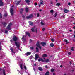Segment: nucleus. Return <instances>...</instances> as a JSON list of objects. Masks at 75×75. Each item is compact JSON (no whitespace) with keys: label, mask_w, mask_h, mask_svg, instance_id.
Wrapping results in <instances>:
<instances>
[{"label":"nucleus","mask_w":75,"mask_h":75,"mask_svg":"<svg viewBox=\"0 0 75 75\" xmlns=\"http://www.w3.org/2000/svg\"><path fill=\"white\" fill-rule=\"evenodd\" d=\"M38 61L40 62L42 61V62H45V60H43V59L42 58H40L38 59Z\"/></svg>","instance_id":"obj_9"},{"label":"nucleus","mask_w":75,"mask_h":75,"mask_svg":"<svg viewBox=\"0 0 75 75\" xmlns=\"http://www.w3.org/2000/svg\"><path fill=\"white\" fill-rule=\"evenodd\" d=\"M54 12V11L53 10H51L50 11V13H53Z\"/></svg>","instance_id":"obj_36"},{"label":"nucleus","mask_w":75,"mask_h":75,"mask_svg":"<svg viewBox=\"0 0 75 75\" xmlns=\"http://www.w3.org/2000/svg\"><path fill=\"white\" fill-rule=\"evenodd\" d=\"M2 18V15L1 14H0V18Z\"/></svg>","instance_id":"obj_37"},{"label":"nucleus","mask_w":75,"mask_h":75,"mask_svg":"<svg viewBox=\"0 0 75 75\" xmlns=\"http://www.w3.org/2000/svg\"><path fill=\"white\" fill-rule=\"evenodd\" d=\"M57 13H55L54 16L55 17H57Z\"/></svg>","instance_id":"obj_43"},{"label":"nucleus","mask_w":75,"mask_h":75,"mask_svg":"<svg viewBox=\"0 0 75 75\" xmlns=\"http://www.w3.org/2000/svg\"><path fill=\"white\" fill-rule=\"evenodd\" d=\"M24 68H25V69H27V67H26V66H24Z\"/></svg>","instance_id":"obj_39"},{"label":"nucleus","mask_w":75,"mask_h":75,"mask_svg":"<svg viewBox=\"0 0 75 75\" xmlns=\"http://www.w3.org/2000/svg\"><path fill=\"white\" fill-rule=\"evenodd\" d=\"M69 31H72V30H69Z\"/></svg>","instance_id":"obj_60"},{"label":"nucleus","mask_w":75,"mask_h":75,"mask_svg":"<svg viewBox=\"0 0 75 75\" xmlns=\"http://www.w3.org/2000/svg\"><path fill=\"white\" fill-rule=\"evenodd\" d=\"M12 25V23H10L9 25H8V26L7 27V28H6V30H5V33H7V32H8V30H11V28H10V27Z\"/></svg>","instance_id":"obj_1"},{"label":"nucleus","mask_w":75,"mask_h":75,"mask_svg":"<svg viewBox=\"0 0 75 75\" xmlns=\"http://www.w3.org/2000/svg\"><path fill=\"white\" fill-rule=\"evenodd\" d=\"M22 17H23V18H24V16L23 15L22 16Z\"/></svg>","instance_id":"obj_56"},{"label":"nucleus","mask_w":75,"mask_h":75,"mask_svg":"<svg viewBox=\"0 0 75 75\" xmlns=\"http://www.w3.org/2000/svg\"><path fill=\"white\" fill-rule=\"evenodd\" d=\"M51 41L52 42H54V40L53 39H52Z\"/></svg>","instance_id":"obj_38"},{"label":"nucleus","mask_w":75,"mask_h":75,"mask_svg":"<svg viewBox=\"0 0 75 75\" xmlns=\"http://www.w3.org/2000/svg\"><path fill=\"white\" fill-rule=\"evenodd\" d=\"M49 72L48 71L45 73V75H49Z\"/></svg>","instance_id":"obj_31"},{"label":"nucleus","mask_w":75,"mask_h":75,"mask_svg":"<svg viewBox=\"0 0 75 75\" xmlns=\"http://www.w3.org/2000/svg\"><path fill=\"white\" fill-rule=\"evenodd\" d=\"M68 54L69 55H71V53L69 52V53H68Z\"/></svg>","instance_id":"obj_42"},{"label":"nucleus","mask_w":75,"mask_h":75,"mask_svg":"<svg viewBox=\"0 0 75 75\" xmlns=\"http://www.w3.org/2000/svg\"><path fill=\"white\" fill-rule=\"evenodd\" d=\"M20 66L21 69H23V64H21Z\"/></svg>","instance_id":"obj_21"},{"label":"nucleus","mask_w":75,"mask_h":75,"mask_svg":"<svg viewBox=\"0 0 75 75\" xmlns=\"http://www.w3.org/2000/svg\"><path fill=\"white\" fill-rule=\"evenodd\" d=\"M13 41H17V38L15 36H14L13 39Z\"/></svg>","instance_id":"obj_7"},{"label":"nucleus","mask_w":75,"mask_h":75,"mask_svg":"<svg viewBox=\"0 0 75 75\" xmlns=\"http://www.w3.org/2000/svg\"><path fill=\"white\" fill-rule=\"evenodd\" d=\"M50 62V60H49V59H46L45 60V62Z\"/></svg>","instance_id":"obj_23"},{"label":"nucleus","mask_w":75,"mask_h":75,"mask_svg":"<svg viewBox=\"0 0 75 75\" xmlns=\"http://www.w3.org/2000/svg\"><path fill=\"white\" fill-rule=\"evenodd\" d=\"M40 4H44V1L42 0H41L40 1Z\"/></svg>","instance_id":"obj_11"},{"label":"nucleus","mask_w":75,"mask_h":75,"mask_svg":"<svg viewBox=\"0 0 75 75\" xmlns=\"http://www.w3.org/2000/svg\"><path fill=\"white\" fill-rule=\"evenodd\" d=\"M45 30V28H43V29H42V31H44V30Z\"/></svg>","instance_id":"obj_49"},{"label":"nucleus","mask_w":75,"mask_h":75,"mask_svg":"<svg viewBox=\"0 0 75 75\" xmlns=\"http://www.w3.org/2000/svg\"><path fill=\"white\" fill-rule=\"evenodd\" d=\"M70 65H71V64H72V63H71V62H70Z\"/></svg>","instance_id":"obj_53"},{"label":"nucleus","mask_w":75,"mask_h":75,"mask_svg":"<svg viewBox=\"0 0 75 75\" xmlns=\"http://www.w3.org/2000/svg\"><path fill=\"white\" fill-rule=\"evenodd\" d=\"M24 36H23V37L22 38V40H23H23H24Z\"/></svg>","instance_id":"obj_41"},{"label":"nucleus","mask_w":75,"mask_h":75,"mask_svg":"<svg viewBox=\"0 0 75 75\" xmlns=\"http://www.w3.org/2000/svg\"><path fill=\"white\" fill-rule=\"evenodd\" d=\"M34 65L35 66H36V64L35 63V64Z\"/></svg>","instance_id":"obj_58"},{"label":"nucleus","mask_w":75,"mask_h":75,"mask_svg":"<svg viewBox=\"0 0 75 75\" xmlns=\"http://www.w3.org/2000/svg\"><path fill=\"white\" fill-rule=\"evenodd\" d=\"M29 23L30 25H31L33 26V22H32L31 21H29Z\"/></svg>","instance_id":"obj_13"},{"label":"nucleus","mask_w":75,"mask_h":75,"mask_svg":"<svg viewBox=\"0 0 75 75\" xmlns=\"http://www.w3.org/2000/svg\"><path fill=\"white\" fill-rule=\"evenodd\" d=\"M1 0H0V6H3V3L1 1Z\"/></svg>","instance_id":"obj_16"},{"label":"nucleus","mask_w":75,"mask_h":75,"mask_svg":"<svg viewBox=\"0 0 75 75\" xmlns=\"http://www.w3.org/2000/svg\"><path fill=\"white\" fill-rule=\"evenodd\" d=\"M60 67H61V68H62V65H61L60 66Z\"/></svg>","instance_id":"obj_57"},{"label":"nucleus","mask_w":75,"mask_h":75,"mask_svg":"<svg viewBox=\"0 0 75 75\" xmlns=\"http://www.w3.org/2000/svg\"><path fill=\"white\" fill-rule=\"evenodd\" d=\"M35 6H37V3H35Z\"/></svg>","instance_id":"obj_45"},{"label":"nucleus","mask_w":75,"mask_h":75,"mask_svg":"<svg viewBox=\"0 0 75 75\" xmlns=\"http://www.w3.org/2000/svg\"><path fill=\"white\" fill-rule=\"evenodd\" d=\"M73 40L74 41H75V40Z\"/></svg>","instance_id":"obj_63"},{"label":"nucleus","mask_w":75,"mask_h":75,"mask_svg":"<svg viewBox=\"0 0 75 75\" xmlns=\"http://www.w3.org/2000/svg\"><path fill=\"white\" fill-rule=\"evenodd\" d=\"M74 47H72L71 48V50L72 51H74Z\"/></svg>","instance_id":"obj_44"},{"label":"nucleus","mask_w":75,"mask_h":75,"mask_svg":"<svg viewBox=\"0 0 75 75\" xmlns=\"http://www.w3.org/2000/svg\"><path fill=\"white\" fill-rule=\"evenodd\" d=\"M3 74L4 75H6V73L5 72V70H3Z\"/></svg>","instance_id":"obj_27"},{"label":"nucleus","mask_w":75,"mask_h":75,"mask_svg":"<svg viewBox=\"0 0 75 75\" xmlns=\"http://www.w3.org/2000/svg\"><path fill=\"white\" fill-rule=\"evenodd\" d=\"M73 28H74V29H75V26L73 27Z\"/></svg>","instance_id":"obj_59"},{"label":"nucleus","mask_w":75,"mask_h":75,"mask_svg":"<svg viewBox=\"0 0 75 75\" xmlns=\"http://www.w3.org/2000/svg\"><path fill=\"white\" fill-rule=\"evenodd\" d=\"M33 14H31L29 16H28L26 17V18H27V19H29V18H32V17H33Z\"/></svg>","instance_id":"obj_6"},{"label":"nucleus","mask_w":75,"mask_h":75,"mask_svg":"<svg viewBox=\"0 0 75 75\" xmlns=\"http://www.w3.org/2000/svg\"><path fill=\"white\" fill-rule=\"evenodd\" d=\"M39 7H41V4H39Z\"/></svg>","instance_id":"obj_54"},{"label":"nucleus","mask_w":75,"mask_h":75,"mask_svg":"<svg viewBox=\"0 0 75 75\" xmlns=\"http://www.w3.org/2000/svg\"><path fill=\"white\" fill-rule=\"evenodd\" d=\"M38 69L39 70V71H42L43 70L42 68L41 67H39L38 68Z\"/></svg>","instance_id":"obj_17"},{"label":"nucleus","mask_w":75,"mask_h":75,"mask_svg":"<svg viewBox=\"0 0 75 75\" xmlns=\"http://www.w3.org/2000/svg\"><path fill=\"white\" fill-rule=\"evenodd\" d=\"M25 1L26 3H28V5H29V3H30V2H31L30 0H25Z\"/></svg>","instance_id":"obj_10"},{"label":"nucleus","mask_w":75,"mask_h":75,"mask_svg":"<svg viewBox=\"0 0 75 75\" xmlns=\"http://www.w3.org/2000/svg\"><path fill=\"white\" fill-rule=\"evenodd\" d=\"M12 7H14V5L11 6V8L10 9V12L11 16H13L14 15V10Z\"/></svg>","instance_id":"obj_2"},{"label":"nucleus","mask_w":75,"mask_h":75,"mask_svg":"<svg viewBox=\"0 0 75 75\" xmlns=\"http://www.w3.org/2000/svg\"><path fill=\"white\" fill-rule=\"evenodd\" d=\"M32 42V40L30 39V42Z\"/></svg>","instance_id":"obj_48"},{"label":"nucleus","mask_w":75,"mask_h":75,"mask_svg":"<svg viewBox=\"0 0 75 75\" xmlns=\"http://www.w3.org/2000/svg\"><path fill=\"white\" fill-rule=\"evenodd\" d=\"M42 57H47V55L46 54H44L43 55Z\"/></svg>","instance_id":"obj_19"},{"label":"nucleus","mask_w":75,"mask_h":75,"mask_svg":"<svg viewBox=\"0 0 75 75\" xmlns=\"http://www.w3.org/2000/svg\"><path fill=\"white\" fill-rule=\"evenodd\" d=\"M30 50H34V48L33 47H30Z\"/></svg>","instance_id":"obj_34"},{"label":"nucleus","mask_w":75,"mask_h":75,"mask_svg":"<svg viewBox=\"0 0 75 75\" xmlns=\"http://www.w3.org/2000/svg\"><path fill=\"white\" fill-rule=\"evenodd\" d=\"M68 5H69V6L70 5H71V3H68Z\"/></svg>","instance_id":"obj_50"},{"label":"nucleus","mask_w":75,"mask_h":75,"mask_svg":"<svg viewBox=\"0 0 75 75\" xmlns=\"http://www.w3.org/2000/svg\"><path fill=\"white\" fill-rule=\"evenodd\" d=\"M42 11V10H41V9H40V10H39V11Z\"/></svg>","instance_id":"obj_55"},{"label":"nucleus","mask_w":75,"mask_h":75,"mask_svg":"<svg viewBox=\"0 0 75 75\" xmlns=\"http://www.w3.org/2000/svg\"><path fill=\"white\" fill-rule=\"evenodd\" d=\"M74 38H75V35H74Z\"/></svg>","instance_id":"obj_61"},{"label":"nucleus","mask_w":75,"mask_h":75,"mask_svg":"<svg viewBox=\"0 0 75 75\" xmlns=\"http://www.w3.org/2000/svg\"><path fill=\"white\" fill-rule=\"evenodd\" d=\"M35 60H37V59L38 58L39 56H38V55L37 54H35Z\"/></svg>","instance_id":"obj_8"},{"label":"nucleus","mask_w":75,"mask_h":75,"mask_svg":"<svg viewBox=\"0 0 75 75\" xmlns=\"http://www.w3.org/2000/svg\"><path fill=\"white\" fill-rule=\"evenodd\" d=\"M36 51L37 52H39V50H38V47L36 48Z\"/></svg>","instance_id":"obj_24"},{"label":"nucleus","mask_w":75,"mask_h":75,"mask_svg":"<svg viewBox=\"0 0 75 75\" xmlns=\"http://www.w3.org/2000/svg\"><path fill=\"white\" fill-rule=\"evenodd\" d=\"M10 41L11 42H13V40H10Z\"/></svg>","instance_id":"obj_51"},{"label":"nucleus","mask_w":75,"mask_h":75,"mask_svg":"<svg viewBox=\"0 0 75 75\" xmlns=\"http://www.w3.org/2000/svg\"><path fill=\"white\" fill-rule=\"evenodd\" d=\"M75 23H74V22L73 23V24H75Z\"/></svg>","instance_id":"obj_62"},{"label":"nucleus","mask_w":75,"mask_h":75,"mask_svg":"<svg viewBox=\"0 0 75 75\" xmlns=\"http://www.w3.org/2000/svg\"><path fill=\"white\" fill-rule=\"evenodd\" d=\"M50 46L51 47H53L54 46V45L53 43H51L50 45Z\"/></svg>","instance_id":"obj_20"},{"label":"nucleus","mask_w":75,"mask_h":75,"mask_svg":"<svg viewBox=\"0 0 75 75\" xmlns=\"http://www.w3.org/2000/svg\"><path fill=\"white\" fill-rule=\"evenodd\" d=\"M36 46L37 47H38L40 49H41V47L40 45V42L39 41L37 42L36 44Z\"/></svg>","instance_id":"obj_4"},{"label":"nucleus","mask_w":75,"mask_h":75,"mask_svg":"<svg viewBox=\"0 0 75 75\" xmlns=\"http://www.w3.org/2000/svg\"><path fill=\"white\" fill-rule=\"evenodd\" d=\"M37 30H38V29L37 28H36L35 30V28H32L31 29V31L32 32H35L36 31V33L37 32Z\"/></svg>","instance_id":"obj_3"},{"label":"nucleus","mask_w":75,"mask_h":75,"mask_svg":"<svg viewBox=\"0 0 75 75\" xmlns=\"http://www.w3.org/2000/svg\"><path fill=\"white\" fill-rule=\"evenodd\" d=\"M26 12H28V9L27 8H25Z\"/></svg>","instance_id":"obj_29"},{"label":"nucleus","mask_w":75,"mask_h":75,"mask_svg":"<svg viewBox=\"0 0 75 75\" xmlns=\"http://www.w3.org/2000/svg\"><path fill=\"white\" fill-rule=\"evenodd\" d=\"M20 1H18V2L16 3L17 5H18V4H19L20 3Z\"/></svg>","instance_id":"obj_26"},{"label":"nucleus","mask_w":75,"mask_h":75,"mask_svg":"<svg viewBox=\"0 0 75 75\" xmlns=\"http://www.w3.org/2000/svg\"><path fill=\"white\" fill-rule=\"evenodd\" d=\"M3 24L4 27H5L7 25V23L5 22H4L3 23Z\"/></svg>","instance_id":"obj_22"},{"label":"nucleus","mask_w":75,"mask_h":75,"mask_svg":"<svg viewBox=\"0 0 75 75\" xmlns=\"http://www.w3.org/2000/svg\"><path fill=\"white\" fill-rule=\"evenodd\" d=\"M15 44H16V47H17V48L18 49L19 48H20V43L18 42H15Z\"/></svg>","instance_id":"obj_5"},{"label":"nucleus","mask_w":75,"mask_h":75,"mask_svg":"<svg viewBox=\"0 0 75 75\" xmlns=\"http://www.w3.org/2000/svg\"><path fill=\"white\" fill-rule=\"evenodd\" d=\"M7 14L6 13L5 14V15H4L5 17H6L7 16Z\"/></svg>","instance_id":"obj_47"},{"label":"nucleus","mask_w":75,"mask_h":75,"mask_svg":"<svg viewBox=\"0 0 75 75\" xmlns=\"http://www.w3.org/2000/svg\"><path fill=\"white\" fill-rule=\"evenodd\" d=\"M51 71L52 72H53L54 71V69H51Z\"/></svg>","instance_id":"obj_32"},{"label":"nucleus","mask_w":75,"mask_h":75,"mask_svg":"<svg viewBox=\"0 0 75 75\" xmlns=\"http://www.w3.org/2000/svg\"><path fill=\"white\" fill-rule=\"evenodd\" d=\"M41 44H42V46H44V45H46V43L45 42H42L41 43Z\"/></svg>","instance_id":"obj_14"},{"label":"nucleus","mask_w":75,"mask_h":75,"mask_svg":"<svg viewBox=\"0 0 75 75\" xmlns=\"http://www.w3.org/2000/svg\"><path fill=\"white\" fill-rule=\"evenodd\" d=\"M64 12L66 13H68V12H69V10H68L67 9H64Z\"/></svg>","instance_id":"obj_15"},{"label":"nucleus","mask_w":75,"mask_h":75,"mask_svg":"<svg viewBox=\"0 0 75 75\" xmlns=\"http://www.w3.org/2000/svg\"><path fill=\"white\" fill-rule=\"evenodd\" d=\"M60 4H61L59 3H57L56 4L57 6H59Z\"/></svg>","instance_id":"obj_28"},{"label":"nucleus","mask_w":75,"mask_h":75,"mask_svg":"<svg viewBox=\"0 0 75 75\" xmlns=\"http://www.w3.org/2000/svg\"><path fill=\"white\" fill-rule=\"evenodd\" d=\"M39 16H40V14L39 13H37V16L38 17H39Z\"/></svg>","instance_id":"obj_35"},{"label":"nucleus","mask_w":75,"mask_h":75,"mask_svg":"<svg viewBox=\"0 0 75 75\" xmlns=\"http://www.w3.org/2000/svg\"><path fill=\"white\" fill-rule=\"evenodd\" d=\"M74 33L75 34V31H74Z\"/></svg>","instance_id":"obj_64"},{"label":"nucleus","mask_w":75,"mask_h":75,"mask_svg":"<svg viewBox=\"0 0 75 75\" xmlns=\"http://www.w3.org/2000/svg\"><path fill=\"white\" fill-rule=\"evenodd\" d=\"M31 52H27L26 54H25V55H26L28 56V55H31Z\"/></svg>","instance_id":"obj_12"},{"label":"nucleus","mask_w":75,"mask_h":75,"mask_svg":"<svg viewBox=\"0 0 75 75\" xmlns=\"http://www.w3.org/2000/svg\"><path fill=\"white\" fill-rule=\"evenodd\" d=\"M45 67L46 68H48V66L47 65L45 66Z\"/></svg>","instance_id":"obj_46"},{"label":"nucleus","mask_w":75,"mask_h":75,"mask_svg":"<svg viewBox=\"0 0 75 75\" xmlns=\"http://www.w3.org/2000/svg\"><path fill=\"white\" fill-rule=\"evenodd\" d=\"M64 42H68V40L66 39H64Z\"/></svg>","instance_id":"obj_33"},{"label":"nucleus","mask_w":75,"mask_h":75,"mask_svg":"<svg viewBox=\"0 0 75 75\" xmlns=\"http://www.w3.org/2000/svg\"><path fill=\"white\" fill-rule=\"evenodd\" d=\"M53 75H55V73H53Z\"/></svg>","instance_id":"obj_52"},{"label":"nucleus","mask_w":75,"mask_h":75,"mask_svg":"<svg viewBox=\"0 0 75 75\" xmlns=\"http://www.w3.org/2000/svg\"><path fill=\"white\" fill-rule=\"evenodd\" d=\"M41 24H42V25H44V23H42V22H41Z\"/></svg>","instance_id":"obj_40"},{"label":"nucleus","mask_w":75,"mask_h":75,"mask_svg":"<svg viewBox=\"0 0 75 75\" xmlns=\"http://www.w3.org/2000/svg\"><path fill=\"white\" fill-rule=\"evenodd\" d=\"M23 11V9H21L20 11V13L21 14H22Z\"/></svg>","instance_id":"obj_25"},{"label":"nucleus","mask_w":75,"mask_h":75,"mask_svg":"<svg viewBox=\"0 0 75 75\" xmlns=\"http://www.w3.org/2000/svg\"><path fill=\"white\" fill-rule=\"evenodd\" d=\"M27 35H28V37H30V34L28 32H27L26 33Z\"/></svg>","instance_id":"obj_18"},{"label":"nucleus","mask_w":75,"mask_h":75,"mask_svg":"<svg viewBox=\"0 0 75 75\" xmlns=\"http://www.w3.org/2000/svg\"><path fill=\"white\" fill-rule=\"evenodd\" d=\"M10 50L12 52H13V53H14V54H15V52H13V48H11L10 49Z\"/></svg>","instance_id":"obj_30"}]
</instances>
